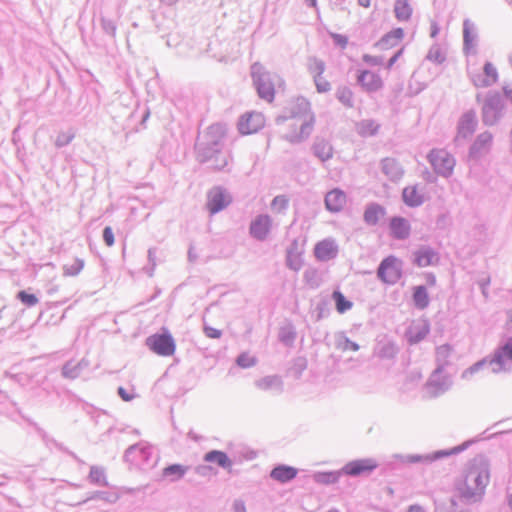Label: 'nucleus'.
Listing matches in <instances>:
<instances>
[{"mask_svg": "<svg viewBox=\"0 0 512 512\" xmlns=\"http://www.w3.org/2000/svg\"><path fill=\"white\" fill-rule=\"evenodd\" d=\"M265 126V118L261 113L248 112L241 116L238 130L242 135L257 133Z\"/></svg>", "mask_w": 512, "mask_h": 512, "instance_id": "9d476101", "label": "nucleus"}, {"mask_svg": "<svg viewBox=\"0 0 512 512\" xmlns=\"http://www.w3.org/2000/svg\"><path fill=\"white\" fill-rule=\"evenodd\" d=\"M362 136H373L379 131V125L373 120H363L358 124Z\"/></svg>", "mask_w": 512, "mask_h": 512, "instance_id": "09e8293b", "label": "nucleus"}, {"mask_svg": "<svg viewBox=\"0 0 512 512\" xmlns=\"http://www.w3.org/2000/svg\"><path fill=\"white\" fill-rule=\"evenodd\" d=\"M88 480L92 484H96L99 486H108V481L105 475V470L103 467L99 466H91L90 472L88 475Z\"/></svg>", "mask_w": 512, "mask_h": 512, "instance_id": "ea45409f", "label": "nucleus"}, {"mask_svg": "<svg viewBox=\"0 0 512 512\" xmlns=\"http://www.w3.org/2000/svg\"><path fill=\"white\" fill-rule=\"evenodd\" d=\"M303 279L310 288H317L322 282V277L317 268L308 267L303 273Z\"/></svg>", "mask_w": 512, "mask_h": 512, "instance_id": "58836bf2", "label": "nucleus"}, {"mask_svg": "<svg viewBox=\"0 0 512 512\" xmlns=\"http://www.w3.org/2000/svg\"><path fill=\"white\" fill-rule=\"evenodd\" d=\"M332 38H333L335 44L340 46L341 48H345L348 44V38L345 35L332 34Z\"/></svg>", "mask_w": 512, "mask_h": 512, "instance_id": "69168bd1", "label": "nucleus"}, {"mask_svg": "<svg viewBox=\"0 0 512 512\" xmlns=\"http://www.w3.org/2000/svg\"><path fill=\"white\" fill-rule=\"evenodd\" d=\"M491 143L492 135L490 133L485 132L480 134L471 146L470 154L475 157L479 156L490 148Z\"/></svg>", "mask_w": 512, "mask_h": 512, "instance_id": "c756f323", "label": "nucleus"}, {"mask_svg": "<svg viewBox=\"0 0 512 512\" xmlns=\"http://www.w3.org/2000/svg\"><path fill=\"white\" fill-rule=\"evenodd\" d=\"M414 255V264L418 267H427L430 265H435L439 261L438 253L429 246H422L417 251L413 253Z\"/></svg>", "mask_w": 512, "mask_h": 512, "instance_id": "f3484780", "label": "nucleus"}, {"mask_svg": "<svg viewBox=\"0 0 512 512\" xmlns=\"http://www.w3.org/2000/svg\"><path fill=\"white\" fill-rule=\"evenodd\" d=\"M233 512H246L244 501L237 499L233 502Z\"/></svg>", "mask_w": 512, "mask_h": 512, "instance_id": "774afa93", "label": "nucleus"}, {"mask_svg": "<svg viewBox=\"0 0 512 512\" xmlns=\"http://www.w3.org/2000/svg\"><path fill=\"white\" fill-rule=\"evenodd\" d=\"M204 333L207 337L212 339H218L222 335V331L210 326H204Z\"/></svg>", "mask_w": 512, "mask_h": 512, "instance_id": "e2e57ef3", "label": "nucleus"}, {"mask_svg": "<svg viewBox=\"0 0 512 512\" xmlns=\"http://www.w3.org/2000/svg\"><path fill=\"white\" fill-rule=\"evenodd\" d=\"M307 368V360L304 357H297L293 360L291 372L296 378H300L303 371Z\"/></svg>", "mask_w": 512, "mask_h": 512, "instance_id": "6e6d98bb", "label": "nucleus"}, {"mask_svg": "<svg viewBox=\"0 0 512 512\" xmlns=\"http://www.w3.org/2000/svg\"><path fill=\"white\" fill-rule=\"evenodd\" d=\"M290 199L287 195H277L270 204L271 212L274 215H285L289 209Z\"/></svg>", "mask_w": 512, "mask_h": 512, "instance_id": "e433bc0d", "label": "nucleus"}, {"mask_svg": "<svg viewBox=\"0 0 512 512\" xmlns=\"http://www.w3.org/2000/svg\"><path fill=\"white\" fill-rule=\"evenodd\" d=\"M402 196L404 202L412 207L419 206L424 201V194L417 186L414 185L404 188Z\"/></svg>", "mask_w": 512, "mask_h": 512, "instance_id": "cd10ccee", "label": "nucleus"}, {"mask_svg": "<svg viewBox=\"0 0 512 512\" xmlns=\"http://www.w3.org/2000/svg\"><path fill=\"white\" fill-rule=\"evenodd\" d=\"M291 113L285 137L290 142H300L312 133L315 117L309 101L302 97L292 102Z\"/></svg>", "mask_w": 512, "mask_h": 512, "instance_id": "f03ea898", "label": "nucleus"}, {"mask_svg": "<svg viewBox=\"0 0 512 512\" xmlns=\"http://www.w3.org/2000/svg\"><path fill=\"white\" fill-rule=\"evenodd\" d=\"M95 499H100L106 503L114 504L119 500V495L115 492L94 491V492L90 493L87 498L78 502L76 505H82V504L87 503L88 501L95 500Z\"/></svg>", "mask_w": 512, "mask_h": 512, "instance_id": "473e14b6", "label": "nucleus"}, {"mask_svg": "<svg viewBox=\"0 0 512 512\" xmlns=\"http://www.w3.org/2000/svg\"><path fill=\"white\" fill-rule=\"evenodd\" d=\"M189 467L181 464H171L162 470V476L170 482H176L182 479Z\"/></svg>", "mask_w": 512, "mask_h": 512, "instance_id": "7c9ffc66", "label": "nucleus"}, {"mask_svg": "<svg viewBox=\"0 0 512 512\" xmlns=\"http://www.w3.org/2000/svg\"><path fill=\"white\" fill-rule=\"evenodd\" d=\"M156 265H157V263H156V248H150L148 250V265L143 267V271L149 277H152L154 275Z\"/></svg>", "mask_w": 512, "mask_h": 512, "instance_id": "5fc2aeb1", "label": "nucleus"}, {"mask_svg": "<svg viewBox=\"0 0 512 512\" xmlns=\"http://www.w3.org/2000/svg\"><path fill=\"white\" fill-rule=\"evenodd\" d=\"M146 345L151 351L163 357L173 355L176 349L175 341L168 331L149 336Z\"/></svg>", "mask_w": 512, "mask_h": 512, "instance_id": "6e6552de", "label": "nucleus"}, {"mask_svg": "<svg viewBox=\"0 0 512 512\" xmlns=\"http://www.w3.org/2000/svg\"><path fill=\"white\" fill-rule=\"evenodd\" d=\"M452 385L450 377L444 373V370L435 369L429 377L427 388L431 391V395L437 397Z\"/></svg>", "mask_w": 512, "mask_h": 512, "instance_id": "9b49d317", "label": "nucleus"}, {"mask_svg": "<svg viewBox=\"0 0 512 512\" xmlns=\"http://www.w3.org/2000/svg\"><path fill=\"white\" fill-rule=\"evenodd\" d=\"M487 367L492 368V363L490 362L489 357H485V358L481 359L480 361H477L476 363H474L467 369H465L461 374V378L463 380H471L476 373L484 370Z\"/></svg>", "mask_w": 512, "mask_h": 512, "instance_id": "c9c22d12", "label": "nucleus"}, {"mask_svg": "<svg viewBox=\"0 0 512 512\" xmlns=\"http://www.w3.org/2000/svg\"><path fill=\"white\" fill-rule=\"evenodd\" d=\"M404 37L402 28H395L386 33L376 44L379 50H387L396 47Z\"/></svg>", "mask_w": 512, "mask_h": 512, "instance_id": "412c9836", "label": "nucleus"}, {"mask_svg": "<svg viewBox=\"0 0 512 512\" xmlns=\"http://www.w3.org/2000/svg\"><path fill=\"white\" fill-rule=\"evenodd\" d=\"M509 359L512 361V339L507 341L502 347L497 349L493 356L490 358V362L492 363V372L499 373L502 371H506V360Z\"/></svg>", "mask_w": 512, "mask_h": 512, "instance_id": "2eb2a0df", "label": "nucleus"}, {"mask_svg": "<svg viewBox=\"0 0 512 512\" xmlns=\"http://www.w3.org/2000/svg\"><path fill=\"white\" fill-rule=\"evenodd\" d=\"M384 173L392 180H398L403 176V169L400 163L394 158H385L382 161Z\"/></svg>", "mask_w": 512, "mask_h": 512, "instance_id": "c85d7f7f", "label": "nucleus"}, {"mask_svg": "<svg viewBox=\"0 0 512 512\" xmlns=\"http://www.w3.org/2000/svg\"><path fill=\"white\" fill-rule=\"evenodd\" d=\"M314 254L319 261L326 262L337 257L338 246L334 240L324 239L315 245Z\"/></svg>", "mask_w": 512, "mask_h": 512, "instance_id": "dca6fc26", "label": "nucleus"}, {"mask_svg": "<svg viewBox=\"0 0 512 512\" xmlns=\"http://www.w3.org/2000/svg\"><path fill=\"white\" fill-rule=\"evenodd\" d=\"M258 389L263 391H274L281 393L283 390V381L280 376L269 375L255 381Z\"/></svg>", "mask_w": 512, "mask_h": 512, "instance_id": "4be33fe9", "label": "nucleus"}, {"mask_svg": "<svg viewBox=\"0 0 512 512\" xmlns=\"http://www.w3.org/2000/svg\"><path fill=\"white\" fill-rule=\"evenodd\" d=\"M413 9L408 0H396L394 5L395 17L399 21H408L412 16Z\"/></svg>", "mask_w": 512, "mask_h": 512, "instance_id": "f704fd0d", "label": "nucleus"}, {"mask_svg": "<svg viewBox=\"0 0 512 512\" xmlns=\"http://www.w3.org/2000/svg\"><path fill=\"white\" fill-rule=\"evenodd\" d=\"M317 91L319 93H324L330 90L331 85L327 79L323 77V75L313 78Z\"/></svg>", "mask_w": 512, "mask_h": 512, "instance_id": "bf43d9fd", "label": "nucleus"}, {"mask_svg": "<svg viewBox=\"0 0 512 512\" xmlns=\"http://www.w3.org/2000/svg\"><path fill=\"white\" fill-rule=\"evenodd\" d=\"M226 135V127L222 124H212L198 136L197 145L205 159L212 158L209 151L218 152L217 147Z\"/></svg>", "mask_w": 512, "mask_h": 512, "instance_id": "39448f33", "label": "nucleus"}, {"mask_svg": "<svg viewBox=\"0 0 512 512\" xmlns=\"http://www.w3.org/2000/svg\"><path fill=\"white\" fill-rule=\"evenodd\" d=\"M472 442L473 441H465L464 443L457 445L455 447L437 450V451H433V452L426 453V454H407V455L394 454L392 456V458L396 462H400L403 464L420 463L423 465H430L435 461H439L444 458L451 457V456L458 455V454L462 453L471 445Z\"/></svg>", "mask_w": 512, "mask_h": 512, "instance_id": "7ed1b4c3", "label": "nucleus"}, {"mask_svg": "<svg viewBox=\"0 0 512 512\" xmlns=\"http://www.w3.org/2000/svg\"><path fill=\"white\" fill-rule=\"evenodd\" d=\"M123 458L124 461L143 470L153 468L158 461L153 447L146 442H139L128 447Z\"/></svg>", "mask_w": 512, "mask_h": 512, "instance_id": "20e7f679", "label": "nucleus"}, {"mask_svg": "<svg viewBox=\"0 0 512 512\" xmlns=\"http://www.w3.org/2000/svg\"><path fill=\"white\" fill-rule=\"evenodd\" d=\"M332 298L335 301L336 310L340 314L347 312L353 306V303L346 299V297L339 290H336L332 293Z\"/></svg>", "mask_w": 512, "mask_h": 512, "instance_id": "37998d69", "label": "nucleus"}, {"mask_svg": "<svg viewBox=\"0 0 512 512\" xmlns=\"http://www.w3.org/2000/svg\"><path fill=\"white\" fill-rule=\"evenodd\" d=\"M84 268V260L75 258L71 263L63 265L64 276H77Z\"/></svg>", "mask_w": 512, "mask_h": 512, "instance_id": "a18cd8bd", "label": "nucleus"}, {"mask_svg": "<svg viewBox=\"0 0 512 512\" xmlns=\"http://www.w3.org/2000/svg\"><path fill=\"white\" fill-rule=\"evenodd\" d=\"M398 352L397 346L392 342L380 343L376 350V355L382 359H392Z\"/></svg>", "mask_w": 512, "mask_h": 512, "instance_id": "a19ab883", "label": "nucleus"}, {"mask_svg": "<svg viewBox=\"0 0 512 512\" xmlns=\"http://www.w3.org/2000/svg\"><path fill=\"white\" fill-rule=\"evenodd\" d=\"M337 98L347 107L353 106V92L348 87H341L337 90Z\"/></svg>", "mask_w": 512, "mask_h": 512, "instance_id": "8fccbe9b", "label": "nucleus"}, {"mask_svg": "<svg viewBox=\"0 0 512 512\" xmlns=\"http://www.w3.org/2000/svg\"><path fill=\"white\" fill-rule=\"evenodd\" d=\"M315 153L323 161L329 159L332 156V148L329 144L320 142L315 144Z\"/></svg>", "mask_w": 512, "mask_h": 512, "instance_id": "603ef678", "label": "nucleus"}, {"mask_svg": "<svg viewBox=\"0 0 512 512\" xmlns=\"http://www.w3.org/2000/svg\"><path fill=\"white\" fill-rule=\"evenodd\" d=\"M335 347L341 351H358L359 345L356 342L350 340L344 333H339L335 337Z\"/></svg>", "mask_w": 512, "mask_h": 512, "instance_id": "79ce46f5", "label": "nucleus"}, {"mask_svg": "<svg viewBox=\"0 0 512 512\" xmlns=\"http://www.w3.org/2000/svg\"><path fill=\"white\" fill-rule=\"evenodd\" d=\"M280 342L285 344L286 346H291L296 338V332L293 327V325L288 324L285 326H282L279 330L278 334Z\"/></svg>", "mask_w": 512, "mask_h": 512, "instance_id": "c03bdc74", "label": "nucleus"}, {"mask_svg": "<svg viewBox=\"0 0 512 512\" xmlns=\"http://www.w3.org/2000/svg\"><path fill=\"white\" fill-rule=\"evenodd\" d=\"M401 275L402 262L392 255L384 258L377 269L378 278L387 284H395Z\"/></svg>", "mask_w": 512, "mask_h": 512, "instance_id": "1a4fd4ad", "label": "nucleus"}, {"mask_svg": "<svg viewBox=\"0 0 512 512\" xmlns=\"http://www.w3.org/2000/svg\"><path fill=\"white\" fill-rule=\"evenodd\" d=\"M346 202V194L338 188L329 191L325 196V206L327 210L333 213L340 212L346 205Z\"/></svg>", "mask_w": 512, "mask_h": 512, "instance_id": "a211bd4d", "label": "nucleus"}, {"mask_svg": "<svg viewBox=\"0 0 512 512\" xmlns=\"http://www.w3.org/2000/svg\"><path fill=\"white\" fill-rule=\"evenodd\" d=\"M363 60L365 63L373 66H378L383 63V58L380 56H374V55H364Z\"/></svg>", "mask_w": 512, "mask_h": 512, "instance_id": "0e129e2a", "label": "nucleus"}, {"mask_svg": "<svg viewBox=\"0 0 512 512\" xmlns=\"http://www.w3.org/2000/svg\"><path fill=\"white\" fill-rule=\"evenodd\" d=\"M390 236L395 239L404 240L410 235V226H389Z\"/></svg>", "mask_w": 512, "mask_h": 512, "instance_id": "864d4df0", "label": "nucleus"}, {"mask_svg": "<svg viewBox=\"0 0 512 512\" xmlns=\"http://www.w3.org/2000/svg\"><path fill=\"white\" fill-rule=\"evenodd\" d=\"M118 395L121 397L122 400L127 402L131 401L135 397V394L127 392V390L123 387L118 388Z\"/></svg>", "mask_w": 512, "mask_h": 512, "instance_id": "338daca9", "label": "nucleus"}, {"mask_svg": "<svg viewBox=\"0 0 512 512\" xmlns=\"http://www.w3.org/2000/svg\"><path fill=\"white\" fill-rule=\"evenodd\" d=\"M413 302L415 307L421 310L429 306L430 299L425 286L419 285L414 288Z\"/></svg>", "mask_w": 512, "mask_h": 512, "instance_id": "4c0bfd02", "label": "nucleus"}, {"mask_svg": "<svg viewBox=\"0 0 512 512\" xmlns=\"http://www.w3.org/2000/svg\"><path fill=\"white\" fill-rule=\"evenodd\" d=\"M236 363L242 368H250L256 364V358L248 353H242L237 357Z\"/></svg>", "mask_w": 512, "mask_h": 512, "instance_id": "13d9d810", "label": "nucleus"}, {"mask_svg": "<svg viewBox=\"0 0 512 512\" xmlns=\"http://www.w3.org/2000/svg\"><path fill=\"white\" fill-rule=\"evenodd\" d=\"M303 250L297 240H293L286 251V265L293 271H299L303 265Z\"/></svg>", "mask_w": 512, "mask_h": 512, "instance_id": "6ab92c4d", "label": "nucleus"}, {"mask_svg": "<svg viewBox=\"0 0 512 512\" xmlns=\"http://www.w3.org/2000/svg\"><path fill=\"white\" fill-rule=\"evenodd\" d=\"M484 76L475 75L473 82L478 87L489 86L497 81L498 75L496 68L491 63H486L484 66Z\"/></svg>", "mask_w": 512, "mask_h": 512, "instance_id": "a878e982", "label": "nucleus"}, {"mask_svg": "<svg viewBox=\"0 0 512 512\" xmlns=\"http://www.w3.org/2000/svg\"><path fill=\"white\" fill-rule=\"evenodd\" d=\"M377 466L378 463L374 459L364 458L348 462L341 470L343 474L356 477L371 473Z\"/></svg>", "mask_w": 512, "mask_h": 512, "instance_id": "f8f14e48", "label": "nucleus"}, {"mask_svg": "<svg viewBox=\"0 0 512 512\" xmlns=\"http://www.w3.org/2000/svg\"><path fill=\"white\" fill-rule=\"evenodd\" d=\"M429 333V326L424 324L419 327H414L409 331V342L416 344L422 341Z\"/></svg>", "mask_w": 512, "mask_h": 512, "instance_id": "de8ad7c7", "label": "nucleus"}, {"mask_svg": "<svg viewBox=\"0 0 512 512\" xmlns=\"http://www.w3.org/2000/svg\"><path fill=\"white\" fill-rule=\"evenodd\" d=\"M252 77L258 95L265 101L272 102L275 96L276 76L266 71L261 64L255 63L252 66Z\"/></svg>", "mask_w": 512, "mask_h": 512, "instance_id": "423d86ee", "label": "nucleus"}, {"mask_svg": "<svg viewBox=\"0 0 512 512\" xmlns=\"http://www.w3.org/2000/svg\"><path fill=\"white\" fill-rule=\"evenodd\" d=\"M427 160L434 172L442 177L451 176L456 165L454 156L442 148L430 150L427 155Z\"/></svg>", "mask_w": 512, "mask_h": 512, "instance_id": "0eeeda50", "label": "nucleus"}, {"mask_svg": "<svg viewBox=\"0 0 512 512\" xmlns=\"http://www.w3.org/2000/svg\"><path fill=\"white\" fill-rule=\"evenodd\" d=\"M364 220L369 224L386 221L384 207L379 204H370L364 212Z\"/></svg>", "mask_w": 512, "mask_h": 512, "instance_id": "bb28decb", "label": "nucleus"}, {"mask_svg": "<svg viewBox=\"0 0 512 512\" xmlns=\"http://www.w3.org/2000/svg\"><path fill=\"white\" fill-rule=\"evenodd\" d=\"M477 120L474 114L467 113L462 116L458 124V132L455 140H465L469 138L476 130Z\"/></svg>", "mask_w": 512, "mask_h": 512, "instance_id": "aec40b11", "label": "nucleus"}, {"mask_svg": "<svg viewBox=\"0 0 512 512\" xmlns=\"http://www.w3.org/2000/svg\"><path fill=\"white\" fill-rule=\"evenodd\" d=\"M298 470L288 465H278L270 472V477L280 483H287L297 476Z\"/></svg>", "mask_w": 512, "mask_h": 512, "instance_id": "5701e85b", "label": "nucleus"}, {"mask_svg": "<svg viewBox=\"0 0 512 512\" xmlns=\"http://www.w3.org/2000/svg\"><path fill=\"white\" fill-rule=\"evenodd\" d=\"M16 298L21 301L27 307H33L38 304L39 299L36 295L30 294L25 290H21L17 293Z\"/></svg>", "mask_w": 512, "mask_h": 512, "instance_id": "3c124183", "label": "nucleus"}, {"mask_svg": "<svg viewBox=\"0 0 512 512\" xmlns=\"http://www.w3.org/2000/svg\"><path fill=\"white\" fill-rule=\"evenodd\" d=\"M206 462L217 463L221 468L227 469L232 466V461L229 459L227 454L219 450H211L204 456Z\"/></svg>", "mask_w": 512, "mask_h": 512, "instance_id": "2f4dec72", "label": "nucleus"}, {"mask_svg": "<svg viewBox=\"0 0 512 512\" xmlns=\"http://www.w3.org/2000/svg\"><path fill=\"white\" fill-rule=\"evenodd\" d=\"M342 470L339 471H327V472H316L313 475V480L322 485L335 484L339 481Z\"/></svg>", "mask_w": 512, "mask_h": 512, "instance_id": "72a5a7b5", "label": "nucleus"}, {"mask_svg": "<svg viewBox=\"0 0 512 512\" xmlns=\"http://www.w3.org/2000/svg\"><path fill=\"white\" fill-rule=\"evenodd\" d=\"M269 234V226H250V235L257 240H264Z\"/></svg>", "mask_w": 512, "mask_h": 512, "instance_id": "4d7b16f0", "label": "nucleus"}, {"mask_svg": "<svg viewBox=\"0 0 512 512\" xmlns=\"http://www.w3.org/2000/svg\"><path fill=\"white\" fill-rule=\"evenodd\" d=\"M490 480V465L484 456L475 457L467 470L463 483L458 487L460 496L468 503L479 501Z\"/></svg>", "mask_w": 512, "mask_h": 512, "instance_id": "f257e3e1", "label": "nucleus"}, {"mask_svg": "<svg viewBox=\"0 0 512 512\" xmlns=\"http://www.w3.org/2000/svg\"><path fill=\"white\" fill-rule=\"evenodd\" d=\"M428 59L437 63L444 61V55L439 48H433L428 53Z\"/></svg>", "mask_w": 512, "mask_h": 512, "instance_id": "052dcab7", "label": "nucleus"}, {"mask_svg": "<svg viewBox=\"0 0 512 512\" xmlns=\"http://www.w3.org/2000/svg\"><path fill=\"white\" fill-rule=\"evenodd\" d=\"M453 353V347L449 344H443L441 346H438L436 348L435 352V361H436V368L439 370H444L445 367L449 366L451 364V356Z\"/></svg>", "mask_w": 512, "mask_h": 512, "instance_id": "393cba45", "label": "nucleus"}, {"mask_svg": "<svg viewBox=\"0 0 512 512\" xmlns=\"http://www.w3.org/2000/svg\"><path fill=\"white\" fill-rule=\"evenodd\" d=\"M231 202V198L228 193L222 188L216 187L209 191L207 196V208L211 214H215Z\"/></svg>", "mask_w": 512, "mask_h": 512, "instance_id": "4468645a", "label": "nucleus"}, {"mask_svg": "<svg viewBox=\"0 0 512 512\" xmlns=\"http://www.w3.org/2000/svg\"><path fill=\"white\" fill-rule=\"evenodd\" d=\"M307 66H308V71L312 75L313 78L324 74L325 63L317 57L309 58Z\"/></svg>", "mask_w": 512, "mask_h": 512, "instance_id": "49530a36", "label": "nucleus"}, {"mask_svg": "<svg viewBox=\"0 0 512 512\" xmlns=\"http://www.w3.org/2000/svg\"><path fill=\"white\" fill-rule=\"evenodd\" d=\"M88 366L89 362L84 358L79 362L68 361L62 367V376L71 380L76 379Z\"/></svg>", "mask_w": 512, "mask_h": 512, "instance_id": "b1692460", "label": "nucleus"}, {"mask_svg": "<svg viewBox=\"0 0 512 512\" xmlns=\"http://www.w3.org/2000/svg\"><path fill=\"white\" fill-rule=\"evenodd\" d=\"M357 83L368 93L377 92L383 87V80L381 76L374 71L366 69L359 70L357 74Z\"/></svg>", "mask_w": 512, "mask_h": 512, "instance_id": "ddd939ff", "label": "nucleus"}, {"mask_svg": "<svg viewBox=\"0 0 512 512\" xmlns=\"http://www.w3.org/2000/svg\"><path fill=\"white\" fill-rule=\"evenodd\" d=\"M103 240L107 246H112L114 244V233L110 226H106L103 231Z\"/></svg>", "mask_w": 512, "mask_h": 512, "instance_id": "680f3d73", "label": "nucleus"}]
</instances>
